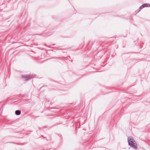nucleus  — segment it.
<instances>
[{"mask_svg":"<svg viewBox=\"0 0 150 150\" xmlns=\"http://www.w3.org/2000/svg\"><path fill=\"white\" fill-rule=\"evenodd\" d=\"M142 5L143 6V7L144 8L145 7H149L150 6V4H148L147 3L143 4H142Z\"/></svg>","mask_w":150,"mask_h":150,"instance_id":"39448f33","label":"nucleus"},{"mask_svg":"<svg viewBox=\"0 0 150 150\" xmlns=\"http://www.w3.org/2000/svg\"><path fill=\"white\" fill-rule=\"evenodd\" d=\"M21 77L23 78L25 80L27 81L32 78V76L30 75H22Z\"/></svg>","mask_w":150,"mask_h":150,"instance_id":"f03ea898","label":"nucleus"},{"mask_svg":"<svg viewBox=\"0 0 150 150\" xmlns=\"http://www.w3.org/2000/svg\"><path fill=\"white\" fill-rule=\"evenodd\" d=\"M94 68H95V67H91V69H92L91 70V71L94 72V71H93V69Z\"/></svg>","mask_w":150,"mask_h":150,"instance_id":"0eeeda50","label":"nucleus"},{"mask_svg":"<svg viewBox=\"0 0 150 150\" xmlns=\"http://www.w3.org/2000/svg\"><path fill=\"white\" fill-rule=\"evenodd\" d=\"M143 8H144V7H143V6L142 5L141 6L139 7V9H138L136 11H135V12L137 14Z\"/></svg>","mask_w":150,"mask_h":150,"instance_id":"7ed1b4c3","label":"nucleus"},{"mask_svg":"<svg viewBox=\"0 0 150 150\" xmlns=\"http://www.w3.org/2000/svg\"><path fill=\"white\" fill-rule=\"evenodd\" d=\"M45 86H46V85H44L42 87H41V88H42L43 87H45Z\"/></svg>","mask_w":150,"mask_h":150,"instance_id":"6e6552de","label":"nucleus"},{"mask_svg":"<svg viewBox=\"0 0 150 150\" xmlns=\"http://www.w3.org/2000/svg\"><path fill=\"white\" fill-rule=\"evenodd\" d=\"M42 35L43 36H45V35Z\"/></svg>","mask_w":150,"mask_h":150,"instance_id":"9b49d317","label":"nucleus"},{"mask_svg":"<svg viewBox=\"0 0 150 150\" xmlns=\"http://www.w3.org/2000/svg\"><path fill=\"white\" fill-rule=\"evenodd\" d=\"M128 145L129 146L135 149L137 148V144L133 138H129V137H128Z\"/></svg>","mask_w":150,"mask_h":150,"instance_id":"f257e3e1","label":"nucleus"},{"mask_svg":"<svg viewBox=\"0 0 150 150\" xmlns=\"http://www.w3.org/2000/svg\"><path fill=\"white\" fill-rule=\"evenodd\" d=\"M21 112L20 110H17L15 111V114L17 115H19L21 114Z\"/></svg>","mask_w":150,"mask_h":150,"instance_id":"20e7f679","label":"nucleus"},{"mask_svg":"<svg viewBox=\"0 0 150 150\" xmlns=\"http://www.w3.org/2000/svg\"><path fill=\"white\" fill-rule=\"evenodd\" d=\"M4 4H2L1 5H4Z\"/></svg>","mask_w":150,"mask_h":150,"instance_id":"1a4fd4ad","label":"nucleus"},{"mask_svg":"<svg viewBox=\"0 0 150 150\" xmlns=\"http://www.w3.org/2000/svg\"><path fill=\"white\" fill-rule=\"evenodd\" d=\"M55 45V44H53V45Z\"/></svg>","mask_w":150,"mask_h":150,"instance_id":"9d476101","label":"nucleus"},{"mask_svg":"<svg viewBox=\"0 0 150 150\" xmlns=\"http://www.w3.org/2000/svg\"><path fill=\"white\" fill-rule=\"evenodd\" d=\"M71 59L70 58V56H68V57H67L66 58V60H67V59Z\"/></svg>","mask_w":150,"mask_h":150,"instance_id":"423d86ee","label":"nucleus"}]
</instances>
